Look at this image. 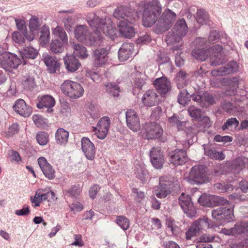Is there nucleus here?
Returning a JSON list of instances; mask_svg holds the SVG:
<instances>
[{"mask_svg": "<svg viewBox=\"0 0 248 248\" xmlns=\"http://www.w3.org/2000/svg\"><path fill=\"white\" fill-rule=\"evenodd\" d=\"M138 13L141 15V22L145 27L155 25L154 30L157 34H162L173 25L176 15L169 9L162 13V6L159 0L144 1L139 4Z\"/></svg>", "mask_w": 248, "mask_h": 248, "instance_id": "obj_1", "label": "nucleus"}, {"mask_svg": "<svg viewBox=\"0 0 248 248\" xmlns=\"http://www.w3.org/2000/svg\"><path fill=\"white\" fill-rule=\"evenodd\" d=\"M99 27L94 26L93 32L89 34L87 27L85 25H79L75 30L76 38L79 41L87 45L94 46H103L105 43L104 38L99 32Z\"/></svg>", "mask_w": 248, "mask_h": 248, "instance_id": "obj_2", "label": "nucleus"}, {"mask_svg": "<svg viewBox=\"0 0 248 248\" xmlns=\"http://www.w3.org/2000/svg\"><path fill=\"white\" fill-rule=\"evenodd\" d=\"M86 20L92 29H93L94 26L99 27L98 31L101 35L100 30L102 31L106 36L112 40L117 37V30L110 18L100 19L94 13H91L87 15Z\"/></svg>", "mask_w": 248, "mask_h": 248, "instance_id": "obj_3", "label": "nucleus"}, {"mask_svg": "<svg viewBox=\"0 0 248 248\" xmlns=\"http://www.w3.org/2000/svg\"><path fill=\"white\" fill-rule=\"evenodd\" d=\"M186 179L192 185L202 184L208 182L209 178L207 167L204 165L193 167Z\"/></svg>", "mask_w": 248, "mask_h": 248, "instance_id": "obj_4", "label": "nucleus"}, {"mask_svg": "<svg viewBox=\"0 0 248 248\" xmlns=\"http://www.w3.org/2000/svg\"><path fill=\"white\" fill-rule=\"evenodd\" d=\"M62 93L66 96L73 99L81 97L84 93L82 86L78 82L72 80H65L61 86Z\"/></svg>", "mask_w": 248, "mask_h": 248, "instance_id": "obj_5", "label": "nucleus"}, {"mask_svg": "<svg viewBox=\"0 0 248 248\" xmlns=\"http://www.w3.org/2000/svg\"><path fill=\"white\" fill-rule=\"evenodd\" d=\"M200 205L206 207H213L227 204L229 202L224 198L206 194H202L198 199Z\"/></svg>", "mask_w": 248, "mask_h": 248, "instance_id": "obj_6", "label": "nucleus"}, {"mask_svg": "<svg viewBox=\"0 0 248 248\" xmlns=\"http://www.w3.org/2000/svg\"><path fill=\"white\" fill-rule=\"evenodd\" d=\"M179 205L185 214L188 217H192L196 214V211L191 198L188 194L182 193L178 198Z\"/></svg>", "mask_w": 248, "mask_h": 248, "instance_id": "obj_7", "label": "nucleus"}, {"mask_svg": "<svg viewBox=\"0 0 248 248\" xmlns=\"http://www.w3.org/2000/svg\"><path fill=\"white\" fill-rule=\"evenodd\" d=\"M21 62V60L16 55L8 52H5L0 56V65L5 70L9 68H16Z\"/></svg>", "mask_w": 248, "mask_h": 248, "instance_id": "obj_8", "label": "nucleus"}, {"mask_svg": "<svg viewBox=\"0 0 248 248\" xmlns=\"http://www.w3.org/2000/svg\"><path fill=\"white\" fill-rule=\"evenodd\" d=\"M209 223L208 218H200L192 224L186 233V239H190L196 236L201 231L209 228Z\"/></svg>", "mask_w": 248, "mask_h": 248, "instance_id": "obj_9", "label": "nucleus"}, {"mask_svg": "<svg viewBox=\"0 0 248 248\" xmlns=\"http://www.w3.org/2000/svg\"><path fill=\"white\" fill-rule=\"evenodd\" d=\"M110 124V120L109 117L104 116L98 121L96 126L94 128L95 131V135L100 140L105 139L108 135Z\"/></svg>", "mask_w": 248, "mask_h": 248, "instance_id": "obj_10", "label": "nucleus"}, {"mask_svg": "<svg viewBox=\"0 0 248 248\" xmlns=\"http://www.w3.org/2000/svg\"><path fill=\"white\" fill-rule=\"evenodd\" d=\"M113 16L120 21L125 20L128 21L129 23H133L135 21L134 11L124 6L117 7L114 10Z\"/></svg>", "mask_w": 248, "mask_h": 248, "instance_id": "obj_11", "label": "nucleus"}, {"mask_svg": "<svg viewBox=\"0 0 248 248\" xmlns=\"http://www.w3.org/2000/svg\"><path fill=\"white\" fill-rule=\"evenodd\" d=\"M146 138L147 139H155L160 138L163 130L161 126L156 123H147L144 126Z\"/></svg>", "mask_w": 248, "mask_h": 248, "instance_id": "obj_12", "label": "nucleus"}, {"mask_svg": "<svg viewBox=\"0 0 248 248\" xmlns=\"http://www.w3.org/2000/svg\"><path fill=\"white\" fill-rule=\"evenodd\" d=\"M151 162L156 169H160L164 163V156L160 147H153L150 151Z\"/></svg>", "mask_w": 248, "mask_h": 248, "instance_id": "obj_13", "label": "nucleus"}, {"mask_svg": "<svg viewBox=\"0 0 248 248\" xmlns=\"http://www.w3.org/2000/svg\"><path fill=\"white\" fill-rule=\"evenodd\" d=\"M232 208L220 207L212 211L213 218L219 221L230 219L233 215Z\"/></svg>", "mask_w": 248, "mask_h": 248, "instance_id": "obj_14", "label": "nucleus"}, {"mask_svg": "<svg viewBox=\"0 0 248 248\" xmlns=\"http://www.w3.org/2000/svg\"><path fill=\"white\" fill-rule=\"evenodd\" d=\"M126 121L127 126L133 131H137L140 128V119L136 112L132 109L126 112Z\"/></svg>", "mask_w": 248, "mask_h": 248, "instance_id": "obj_15", "label": "nucleus"}, {"mask_svg": "<svg viewBox=\"0 0 248 248\" xmlns=\"http://www.w3.org/2000/svg\"><path fill=\"white\" fill-rule=\"evenodd\" d=\"M208 56L211 59L212 65L217 66L220 65L223 62L221 53L222 50V47L219 45L213 46L212 47L207 50Z\"/></svg>", "mask_w": 248, "mask_h": 248, "instance_id": "obj_16", "label": "nucleus"}, {"mask_svg": "<svg viewBox=\"0 0 248 248\" xmlns=\"http://www.w3.org/2000/svg\"><path fill=\"white\" fill-rule=\"evenodd\" d=\"M81 142V149L84 155L88 160H93L95 155V148L93 143L86 137L82 138Z\"/></svg>", "mask_w": 248, "mask_h": 248, "instance_id": "obj_17", "label": "nucleus"}, {"mask_svg": "<svg viewBox=\"0 0 248 248\" xmlns=\"http://www.w3.org/2000/svg\"><path fill=\"white\" fill-rule=\"evenodd\" d=\"M133 23H129L125 20H120L117 24L120 34L123 37L131 38L135 35L134 28L131 25Z\"/></svg>", "mask_w": 248, "mask_h": 248, "instance_id": "obj_18", "label": "nucleus"}, {"mask_svg": "<svg viewBox=\"0 0 248 248\" xmlns=\"http://www.w3.org/2000/svg\"><path fill=\"white\" fill-rule=\"evenodd\" d=\"M238 66L234 61H231L223 67L217 68L211 72L214 76H223L237 71Z\"/></svg>", "mask_w": 248, "mask_h": 248, "instance_id": "obj_19", "label": "nucleus"}, {"mask_svg": "<svg viewBox=\"0 0 248 248\" xmlns=\"http://www.w3.org/2000/svg\"><path fill=\"white\" fill-rule=\"evenodd\" d=\"M170 162L175 166L182 165L187 161L186 152L183 149H176L170 154Z\"/></svg>", "mask_w": 248, "mask_h": 248, "instance_id": "obj_20", "label": "nucleus"}, {"mask_svg": "<svg viewBox=\"0 0 248 248\" xmlns=\"http://www.w3.org/2000/svg\"><path fill=\"white\" fill-rule=\"evenodd\" d=\"M38 163L46 177L49 180H52L55 178V171L45 157H39L38 159Z\"/></svg>", "mask_w": 248, "mask_h": 248, "instance_id": "obj_21", "label": "nucleus"}, {"mask_svg": "<svg viewBox=\"0 0 248 248\" xmlns=\"http://www.w3.org/2000/svg\"><path fill=\"white\" fill-rule=\"evenodd\" d=\"M108 52L106 48L96 49L93 52V64L99 67L105 64L108 60Z\"/></svg>", "mask_w": 248, "mask_h": 248, "instance_id": "obj_22", "label": "nucleus"}, {"mask_svg": "<svg viewBox=\"0 0 248 248\" xmlns=\"http://www.w3.org/2000/svg\"><path fill=\"white\" fill-rule=\"evenodd\" d=\"M154 84L156 90L161 95H165L171 89L170 82L166 77L156 78Z\"/></svg>", "mask_w": 248, "mask_h": 248, "instance_id": "obj_23", "label": "nucleus"}, {"mask_svg": "<svg viewBox=\"0 0 248 248\" xmlns=\"http://www.w3.org/2000/svg\"><path fill=\"white\" fill-rule=\"evenodd\" d=\"M55 104L54 98L51 95H45L40 98L39 103L37 104V107L39 108H47L46 112L51 113L53 109L52 108Z\"/></svg>", "mask_w": 248, "mask_h": 248, "instance_id": "obj_24", "label": "nucleus"}, {"mask_svg": "<svg viewBox=\"0 0 248 248\" xmlns=\"http://www.w3.org/2000/svg\"><path fill=\"white\" fill-rule=\"evenodd\" d=\"M134 45L132 43H124L120 48L118 52L119 59L121 61H125L133 54Z\"/></svg>", "mask_w": 248, "mask_h": 248, "instance_id": "obj_25", "label": "nucleus"}, {"mask_svg": "<svg viewBox=\"0 0 248 248\" xmlns=\"http://www.w3.org/2000/svg\"><path fill=\"white\" fill-rule=\"evenodd\" d=\"M13 108L17 113L24 117H28L31 113V108L26 104L23 99L17 100L14 105Z\"/></svg>", "mask_w": 248, "mask_h": 248, "instance_id": "obj_26", "label": "nucleus"}, {"mask_svg": "<svg viewBox=\"0 0 248 248\" xmlns=\"http://www.w3.org/2000/svg\"><path fill=\"white\" fill-rule=\"evenodd\" d=\"M63 60L66 68L70 72L77 71L81 66L78 60L73 55H66Z\"/></svg>", "mask_w": 248, "mask_h": 248, "instance_id": "obj_27", "label": "nucleus"}, {"mask_svg": "<svg viewBox=\"0 0 248 248\" xmlns=\"http://www.w3.org/2000/svg\"><path fill=\"white\" fill-rule=\"evenodd\" d=\"M43 60L51 73H55L60 67V63L56 58L47 54L43 55Z\"/></svg>", "mask_w": 248, "mask_h": 248, "instance_id": "obj_28", "label": "nucleus"}, {"mask_svg": "<svg viewBox=\"0 0 248 248\" xmlns=\"http://www.w3.org/2000/svg\"><path fill=\"white\" fill-rule=\"evenodd\" d=\"M158 95L153 90L147 91L143 95L141 100L143 104L148 107L156 105L158 101Z\"/></svg>", "mask_w": 248, "mask_h": 248, "instance_id": "obj_29", "label": "nucleus"}, {"mask_svg": "<svg viewBox=\"0 0 248 248\" xmlns=\"http://www.w3.org/2000/svg\"><path fill=\"white\" fill-rule=\"evenodd\" d=\"M204 154L211 159L223 160L225 158V155L222 152H217L210 145H203Z\"/></svg>", "mask_w": 248, "mask_h": 248, "instance_id": "obj_30", "label": "nucleus"}, {"mask_svg": "<svg viewBox=\"0 0 248 248\" xmlns=\"http://www.w3.org/2000/svg\"><path fill=\"white\" fill-rule=\"evenodd\" d=\"M190 76L185 71L180 70L176 75V82L179 89H183L187 85L189 81Z\"/></svg>", "mask_w": 248, "mask_h": 248, "instance_id": "obj_31", "label": "nucleus"}, {"mask_svg": "<svg viewBox=\"0 0 248 248\" xmlns=\"http://www.w3.org/2000/svg\"><path fill=\"white\" fill-rule=\"evenodd\" d=\"M187 26L185 20L184 18L180 19L176 23L172 31L176 32V34L181 36L182 37L186 35L187 32Z\"/></svg>", "mask_w": 248, "mask_h": 248, "instance_id": "obj_32", "label": "nucleus"}, {"mask_svg": "<svg viewBox=\"0 0 248 248\" xmlns=\"http://www.w3.org/2000/svg\"><path fill=\"white\" fill-rule=\"evenodd\" d=\"M148 80V77L144 74L137 73L135 74L134 81V86L139 89H142L143 87L147 84Z\"/></svg>", "mask_w": 248, "mask_h": 248, "instance_id": "obj_33", "label": "nucleus"}, {"mask_svg": "<svg viewBox=\"0 0 248 248\" xmlns=\"http://www.w3.org/2000/svg\"><path fill=\"white\" fill-rule=\"evenodd\" d=\"M52 34L55 38H59L63 44L68 43V36L62 27L57 26L56 28H53Z\"/></svg>", "mask_w": 248, "mask_h": 248, "instance_id": "obj_34", "label": "nucleus"}, {"mask_svg": "<svg viewBox=\"0 0 248 248\" xmlns=\"http://www.w3.org/2000/svg\"><path fill=\"white\" fill-rule=\"evenodd\" d=\"M72 45L74 50V53L75 55L82 59H86L88 57L89 54L85 46L81 45L75 43H72Z\"/></svg>", "mask_w": 248, "mask_h": 248, "instance_id": "obj_35", "label": "nucleus"}, {"mask_svg": "<svg viewBox=\"0 0 248 248\" xmlns=\"http://www.w3.org/2000/svg\"><path fill=\"white\" fill-rule=\"evenodd\" d=\"M196 20L199 24L202 25H210V20L208 13L202 9H199L197 10Z\"/></svg>", "mask_w": 248, "mask_h": 248, "instance_id": "obj_36", "label": "nucleus"}, {"mask_svg": "<svg viewBox=\"0 0 248 248\" xmlns=\"http://www.w3.org/2000/svg\"><path fill=\"white\" fill-rule=\"evenodd\" d=\"M56 140L59 144H65L69 137V133L63 128H59L56 132Z\"/></svg>", "mask_w": 248, "mask_h": 248, "instance_id": "obj_37", "label": "nucleus"}, {"mask_svg": "<svg viewBox=\"0 0 248 248\" xmlns=\"http://www.w3.org/2000/svg\"><path fill=\"white\" fill-rule=\"evenodd\" d=\"M172 190V189L164 186H161L159 185L156 187L154 190V193L159 198H164L167 196Z\"/></svg>", "mask_w": 248, "mask_h": 248, "instance_id": "obj_38", "label": "nucleus"}, {"mask_svg": "<svg viewBox=\"0 0 248 248\" xmlns=\"http://www.w3.org/2000/svg\"><path fill=\"white\" fill-rule=\"evenodd\" d=\"M50 40V31L48 26L44 25L43 26L41 31V35L39 38L40 43L45 45L48 43Z\"/></svg>", "mask_w": 248, "mask_h": 248, "instance_id": "obj_39", "label": "nucleus"}, {"mask_svg": "<svg viewBox=\"0 0 248 248\" xmlns=\"http://www.w3.org/2000/svg\"><path fill=\"white\" fill-rule=\"evenodd\" d=\"M135 169L136 177L142 182L145 181L147 176V173L144 165L142 164H137Z\"/></svg>", "mask_w": 248, "mask_h": 248, "instance_id": "obj_40", "label": "nucleus"}, {"mask_svg": "<svg viewBox=\"0 0 248 248\" xmlns=\"http://www.w3.org/2000/svg\"><path fill=\"white\" fill-rule=\"evenodd\" d=\"M192 55L196 60L204 61L207 58L208 54L207 50L203 49H195L192 51Z\"/></svg>", "mask_w": 248, "mask_h": 248, "instance_id": "obj_41", "label": "nucleus"}, {"mask_svg": "<svg viewBox=\"0 0 248 248\" xmlns=\"http://www.w3.org/2000/svg\"><path fill=\"white\" fill-rule=\"evenodd\" d=\"M190 101V95L187 90L185 89H182L178 94V102L183 106L186 105Z\"/></svg>", "mask_w": 248, "mask_h": 248, "instance_id": "obj_42", "label": "nucleus"}, {"mask_svg": "<svg viewBox=\"0 0 248 248\" xmlns=\"http://www.w3.org/2000/svg\"><path fill=\"white\" fill-rule=\"evenodd\" d=\"M63 43L58 39L52 40L50 45V48L51 51L54 53H59L63 52L64 50Z\"/></svg>", "mask_w": 248, "mask_h": 248, "instance_id": "obj_43", "label": "nucleus"}, {"mask_svg": "<svg viewBox=\"0 0 248 248\" xmlns=\"http://www.w3.org/2000/svg\"><path fill=\"white\" fill-rule=\"evenodd\" d=\"M37 55V51L32 47H25L21 51V56L23 58H27L33 59L35 58Z\"/></svg>", "mask_w": 248, "mask_h": 248, "instance_id": "obj_44", "label": "nucleus"}, {"mask_svg": "<svg viewBox=\"0 0 248 248\" xmlns=\"http://www.w3.org/2000/svg\"><path fill=\"white\" fill-rule=\"evenodd\" d=\"M106 91L110 95L114 97H117L119 95V88L116 85H113L111 83H107L105 84Z\"/></svg>", "mask_w": 248, "mask_h": 248, "instance_id": "obj_45", "label": "nucleus"}, {"mask_svg": "<svg viewBox=\"0 0 248 248\" xmlns=\"http://www.w3.org/2000/svg\"><path fill=\"white\" fill-rule=\"evenodd\" d=\"M182 37L176 34V32L173 31L170 32L166 38V42L168 45H174L175 43H179L182 39Z\"/></svg>", "mask_w": 248, "mask_h": 248, "instance_id": "obj_46", "label": "nucleus"}, {"mask_svg": "<svg viewBox=\"0 0 248 248\" xmlns=\"http://www.w3.org/2000/svg\"><path fill=\"white\" fill-rule=\"evenodd\" d=\"M239 124V122L236 118H231L227 119L222 126L223 130H225L230 128L234 127L236 129Z\"/></svg>", "mask_w": 248, "mask_h": 248, "instance_id": "obj_47", "label": "nucleus"}, {"mask_svg": "<svg viewBox=\"0 0 248 248\" xmlns=\"http://www.w3.org/2000/svg\"><path fill=\"white\" fill-rule=\"evenodd\" d=\"M36 139L40 145H45L49 140V135L46 132H39L36 134Z\"/></svg>", "mask_w": 248, "mask_h": 248, "instance_id": "obj_48", "label": "nucleus"}, {"mask_svg": "<svg viewBox=\"0 0 248 248\" xmlns=\"http://www.w3.org/2000/svg\"><path fill=\"white\" fill-rule=\"evenodd\" d=\"M174 178L170 176H166L160 178L159 185L161 186H166L172 189V184Z\"/></svg>", "mask_w": 248, "mask_h": 248, "instance_id": "obj_49", "label": "nucleus"}, {"mask_svg": "<svg viewBox=\"0 0 248 248\" xmlns=\"http://www.w3.org/2000/svg\"><path fill=\"white\" fill-rule=\"evenodd\" d=\"M215 103V99L212 94L208 93H203V107H208L209 105H213Z\"/></svg>", "mask_w": 248, "mask_h": 248, "instance_id": "obj_50", "label": "nucleus"}, {"mask_svg": "<svg viewBox=\"0 0 248 248\" xmlns=\"http://www.w3.org/2000/svg\"><path fill=\"white\" fill-rule=\"evenodd\" d=\"M116 223L124 230H127L129 227V221L124 216L117 217Z\"/></svg>", "mask_w": 248, "mask_h": 248, "instance_id": "obj_51", "label": "nucleus"}, {"mask_svg": "<svg viewBox=\"0 0 248 248\" xmlns=\"http://www.w3.org/2000/svg\"><path fill=\"white\" fill-rule=\"evenodd\" d=\"M245 229V226L243 223H237L233 227L231 228L232 236L240 234L244 232Z\"/></svg>", "mask_w": 248, "mask_h": 248, "instance_id": "obj_52", "label": "nucleus"}, {"mask_svg": "<svg viewBox=\"0 0 248 248\" xmlns=\"http://www.w3.org/2000/svg\"><path fill=\"white\" fill-rule=\"evenodd\" d=\"M214 187L215 190H217L218 192H224L228 190H230V189H232V186L231 184H226L224 183H216L215 184Z\"/></svg>", "mask_w": 248, "mask_h": 248, "instance_id": "obj_53", "label": "nucleus"}, {"mask_svg": "<svg viewBox=\"0 0 248 248\" xmlns=\"http://www.w3.org/2000/svg\"><path fill=\"white\" fill-rule=\"evenodd\" d=\"M40 26L41 24L37 17L33 16L30 20L29 27L31 32L38 31Z\"/></svg>", "mask_w": 248, "mask_h": 248, "instance_id": "obj_54", "label": "nucleus"}, {"mask_svg": "<svg viewBox=\"0 0 248 248\" xmlns=\"http://www.w3.org/2000/svg\"><path fill=\"white\" fill-rule=\"evenodd\" d=\"M188 111L190 116L194 119H199L201 118V109L196 108L194 106H190Z\"/></svg>", "mask_w": 248, "mask_h": 248, "instance_id": "obj_55", "label": "nucleus"}, {"mask_svg": "<svg viewBox=\"0 0 248 248\" xmlns=\"http://www.w3.org/2000/svg\"><path fill=\"white\" fill-rule=\"evenodd\" d=\"M222 108L225 111L229 113H233L236 110V108L232 104L226 101L222 103Z\"/></svg>", "mask_w": 248, "mask_h": 248, "instance_id": "obj_56", "label": "nucleus"}, {"mask_svg": "<svg viewBox=\"0 0 248 248\" xmlns=\"http://www.w3.org/2000/svg\"><path fill=\"white\" fill-rule=\"evenodd\" d=\"M80 192V189L76 186H72L69 190H67L65 195L68 197L76 198Z\"/></svg>", "mask_w": 248, "mask_h": 248, "instance_id": "obj_57", "label": "nucleus"}, {"mask_svg": "<svg viewBox=\"0 0 248 248\" xmlns=\"http://www.w3.org/2000/svg\"><path fill=\"white\" fill-rule=\"evenodd\" d=\"M160 65L165 69L166 72L170 73L172 72V66L169 57H165V62H160Z\"/></svg>", "mask_w": 248, "mask_h": 248, "instance_id": "obj_58", "label": "nucleus"}, {"mask_svg": "<svg viewBox=\"0 0 248 248\" xmlns=\"http://www.w3.org/2000/svg\"><path fill=\"white\" fill-rule=\"evenodd\" d=\"M41 197H40V190H38L35 194V195L33 197H31V202L33 204V206L34 207H36L39 206L40 203L42 202L41 200Z\"/></svg>", "mask_w": 248, "mask_h": 248, "instance_id": "obj_59", "label": "nucleus"}, {"mask_svg": "<svg viewBox=\"0 0 248 248\" xmlns=\"http://www.w3.org/2000/svg\"><path fill=\"white\" fill-rule=\"evenodd\" d=\"M12 39L16 42L18 44H22L25 42V39L23 37L22 35L17 31H15L12 34Z\"/></svg>", "mask_w": 248, "mask_h": 248, "instance_id": "obj_60", "label": "nucleus"}, {"mask_svg": "<svg viewBox=\"0 0 248 248\" xmlns=\"http://www.w3.org/2000/svg\"><path fill=\"white\" fill-rule=\"evenodd\" d=\"M169 122L172 125H176L178 127L182 125V124L184 123V122L180 121L176 114H174L169 119Z\"/></svg>", "mask_w": 248, "mask_h": 248, "instance_id": "obj_61", "label": "nucleus"}, {"mask_svg": "<svg viewBox=\"0 0 248 248\" xmlns=\"http://www.w3.org/2000/svg\"><path fill=\"white\" fill-rule=\"evenodd\" d=\"M232 138L229 136H221L219 135H217L214 138V140L217 142H230L232 141Z\"/></svg>", "mask_w": 248, "mask_h": 248, "instance_id": "obj_62", "label": "nucleus"}, {"mask_svg": "<svg viewBox=\"0 0 248 248\" xmlns=\"http://www.w3.org/2000/svg\"><path fill=\"white\" fill-rule=\"evenodd\" d=\"M151 41V37L149 35L145 34L142 36H140L138 40V44H146L149 43Z\"/></svg>", "mask_w": 248, "mask_h": 248, "instance_id": "obj_63", "label": "nucleus"}, {"mask_svg": "<svg viewBox=\"0 0 248 248\" xmlns=\"http://www.w3.org/2000/svg\"><path fill=\"white\" fill-rule=\"evenodd\" d=\"M215 237L213 235L209 234H203L200 238L199 240L201 242L204 243H209L214 240Z\"/></svg>", "mask_w": 248, "mask_h": 248, "instance_id": "obj_64", "label": "nucleus"}]
</instances>
